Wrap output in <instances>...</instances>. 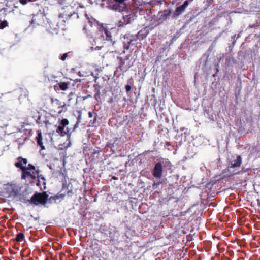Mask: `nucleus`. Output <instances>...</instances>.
Masks as SVG:
<instances>
[{"mask_svg": "<svg viewBox=\"0 0 260 260\" xmlns=\"http://www.w3.org/2000/svg\"><path fill=\"white\" fill-rule=\"evenodd\" d=\"M10 187L12 189V191L10 192V195H16L17 192L15 190V186L14 185H10Z\"/></svg>", "mask_w": 260, "mask_h": 260, "instance_id": "nucleus-17", "label": "nucleus"}, {"mask_svg": "<svg viewBox=\"0 0 260 260\" xmlns=\"http://www.w3.org/2000/svg\"><path fill=\"white\" fill-rule=\"evenodd\" d=\"M44 18H45V17L42 15L34 17L31 21H30V23L31 24H37L38 25H41L42 24L39 22V20L41 19L43 20Z\"/></svg>", "mask_w": 260, "mask_h": 260, "instance_id": "nucleus-9", "label": "nucleus"}, {"mask_svg": "<svg viewBox=\"0 0 260 260\" xmlns=\"http://www.w3.org/2000/svg\"><path fill=\"white\" fill-rule=\"evenodd\" d=\"M134 59H130L129 57L122 59L119 68L122 71H126L131 67L133 65Z\"/></svg>", "mask_w": 260, "mask_h": 260, "instance_id": "nucleus-4", "label": "nucleus"}, {"mask_svg": "<svg viewBox=\"0 0 260 260\" xmlns=\"http://www.w3.org/2000/svg\"><path fill=\"white\" fill-rule=\"evenodd\" d=\"M67 56H68L67 53H64V54L62 55V56L61 57V59L62 60H64L66 59V58H67Z\"/></svg>", "mask_w": 260, "mask_h": 260, "instance_id": "nucleus-21", "label": "nucleus"}, {"mask_svg": "<svg viewBox=\"0 0 260 260\" xmlns=\"http://www.w3.org/2000/svg\"><path fill=\"white\" fill-rule=\"evenodd\" d=\"M70 141H68V145H67V146H68V147H69V146H70Z\"/></svg>", "mask_w": 260, "mask_h": 260, "instance_id": "nucleus-27", "label": "nucleus"}, {"mask_svg": "<svg viewBox=\"0 0 260 260\" xmlns=\"http://www.w3.org/2000/svg\"><path fill=\"white\" fill-rule=\"evenodd\" d=\"M131 87L130 85H127L125 86V90L127 92H128L131 90Z\"/></svg>", "mask_w": 260, "mask_h": 260, "instance_id": "nucleus-22", "label": "nucleus"}, {"mask_svg": "<svg viewBox=\"0 0 260 260\" xmlns=\"http://www.w3.org/2000/svg\"><path fill=\"white\" fill-rule=\"evenodd\" d=\"M47 200V195L45 192L35 194L31 198V202L34 204H46Z\"/></svg>", "mask_w": 260, "mask_h": 260, "instance_id": "nucleus-3", "label": "nucleus"}, {"mask_svg": "<svg viewBox=\"0 0 260 260\" xmlns=\"http://www.w3.org/2000/svg\"><path fill=\"white\" fill-rule=\"evenodd\" d=\"M101 47H99V46L96 47L95 48H94L93 47H91L90 48V49H89V51H92L94 50H100L101 49Z\"/></svg>", "mask_w": 260, "mask_h": 260, "instance_id": "nucleus-19", "label": "nucleus"}, {"mask_svg": "<svg viewBox=\"0 0 260 260\" xmlns=\"http://www.w3.org/2000/svg\"><path fill=\"white\" fill-rule=\"evenodd\" d=\"M241 164V158L240 156H238L237 157L236 159H235L234 161L231 162V166H230V168H232L240 167Z\"/></svg>", "mask_w": 260, "mask_h": 260, "instance_id": "nucleus-10", "label": "nucleus"}, {"mask_svg": "<svg viewBox=\"0 0 260 260\" xmlns=\"http://www.w3.org/2000/svg\"><path fill=\"white\" fill-rule=\"evenodd\" d=\"M8 26V22L6 21H1L0 22V29H3Z\"/></svg>", "mask_w": 260, "mask_h": 260, "instance_id": "nucleus-16", "label": "nucleus"}, {"mask_svg": "<svg viewBox=\"0 0 260 260\" xmlns=\"http://www.w3.org/2000/svg\"><path fill=\"white\" fill-rule=\"evenodd\" d=\"M188 2L187 1H185L182 5L176 8L174 13L173 14V17L175 18L182 14L184 12L185 8L188 6Z\"/></svg>", "mask_w": 260, "mask_h": 260, "instance_id": "nucleus-5", "label": "nucleus"}, {"mask_svg": "<svg viewBox=\"0 0 260 260\" xmlns=\"http://www.w3.org/2000/svg\"><path fill=\"white\" fill-rule=\"evenodd\" d=\"M88 116L90 118H91L93 116L92 113L91 112L88 113Z\"/></svg>", "mask_w": 260, "mask_h": 260, "instance_id": "nucleus-24", "label": "nucleus"}, {"mask_svg": "<svg viewBox=\"0 0 260 260\" xmlns=\"http://www.w3.org/2000/svg\"><path fill=\"white\" fill-rule=\"evenodd\" d=\"M64 127L62 126H58L56 128V132L60 134L61 136H64L67 133L64 131Z\"/></svg>", "mask_w": 260, "mask_h": 260, "instance_id": "nucleus-13", "label": "nucleus"}, {"mask_svg": "<svg viewBox=\"0 0 260 260\" xmlns=\"http://www.w3.org/2000/svg\"><path fill=\"white\" fill-rule=\"evenodd\" d=\"M88 22L90 29L87 26H86L84 29L85 30L86 33L91 36L92 38H94L95 36V32L97 34L98 37H101L103 40L107 41H112V36L111 30L113 28L110 30L107 28L103 24H100L94 18H88Z\"/></svg>", "mask_w": 260, "mask_h": 260, "instance_id": "nucleus-1", "label": "nucleus"}, {"mask_svg": "<svg viewBox=\"0 0 260 260\" xmlns=\"http://www.w3.org/2000/svg\"><path fill=\"white\" fill-rule=\"evenodd\" d=\"M32 0H20V3L22 5H25L28 2H30Z\"/></svg>", "mask_w": 260, "mask_h": 260, "instance_id": "nucleus-20", "label": "nucleus"}, {"mask_svg": "<svg viewBox=\"0 0 260 260\" xmlns=\"http://www.w3.org/2000/svg\"><path fill=\"white\" fill-rule=\"evenodd\" d=\"M37 144L38 145H39L42 150L45 149V147L43 145V142H42V136L41 132H39L37 136Z\"/></svg>", "mask_w": 260, "mask_h": 260, "instance_id": "nucleus-11", "label": "nucleus"}, {"mask_svg": "<svg viewBox=\"0 0 260 260\" xmlns=\"http://www.w3.org/2000/svg\"><path fill=\"white\" fill-rule=\"evenodd\" d=\"M60 124H61L62 126L65 127L69 124V121L67 119H63L61 121Z\"/></svg>", "mask_w": 260, "mask_h": 260, "instance_id": "nucleus-18", "label": "nucleus"}, {"mask_svg": "<svg viewBox=\"0 0 260 260\" xmlns=\"http://www.w3.org/2000/svg\"><path fill=\"white\" fill-rule=\"evenodd\" d=\"M80 119H81V116L79 115L77 118V122L75 124V127L78 126V124L79 122L80 121Z\"/></svg>", "mask_w": 260, "mask_h": 260, "instance_id": "nucleus-23", "label": "nucleus"}, {"mask_svg": "<svg viewBox=\"0 0 260 260\" xmlns=\"http://www.w3.org/2000/svg\"><path fill=\"white\" fill-rule=\"evenodd\" d=\"M45 124H46V126H48V125H49L50 123H49L48 122H46L45 123Z\"/></svg>", "mask_w": 260, "mask_h": 260, "instance_id": "nucleus-26", "label": "nucleus"}, {"mask_svg": "<svg viewBox=\"0 0 260 260\" xmlns=\"http://www.w3.org/2000/svg\"><path fill=\"white\" fill-rule=\"evenodd\" d=\"M38 173L39 172L35 169L34 166L29 165L28 167L23 170L21 178L23 179H34L38 176Z\"/></svg>", "mask_w": 260, "mask_h": 260, "instance_id": "nucleus-2", "label": "nucleus"}, {"mask_svg": "<svg viewBox=\"0 0 260 260\" xmlns=\"http://www.w3.org/2000/svg\"><path fill=\"white\" fill-rule=\"evenodd\" d=\"M136 15L133 12H131L129 14H124L123 16L124 22L126 24L131 23L133 20L135 19Z\"/></svg>", "mask_w": 260, "mask_h": 260, "instance_id": "nucleus-8", "label": "nucleus"}, {"mask_svg": "<svg viewBox=\"0 0 260 260\" xmlns=\"http://www.w3.org/2000/svg\"><path fill=\"white\" fill-rule=\"evenodd\" d=\"M24 237V234L23 233H19L16 238V240L17 241H22Z\"/></svg>", "mask_w": 260, "mask_h": 260, "instance_id": "nucleus-15", "label": "nucleus"}, {"mask_svg": "<svg viewBox=\"0 0 260 260\" xmlns=\"http://www.w3.org/2000/svg\"><path fill=\"white\" fill-rule=\"evenodd\" d=\"M64 197V195L62 194H57L54 196L51 197L49 200L50 202H51L52 201H56L57 200H58L59 199H62Z\"/></svg>", "mask_w": 260, "mask_h": 260, "instance_id": "nucleus-12", "label": "nucleus"}, {"mask_svg": "<svg viewBox=\"0 0 260 260\" xmlns=\"http://www.w3.org/2000/svg\"><path fill=\"white\" fill-rule=\"evenodd\" d=\"M27 163V160L26 159L22 158L21 157L18 158V161L16 162L15 166L20 168L22 171L26 168L24 167V165H26Z\"/></svg>", "mask_w": 260, "mask_h": 260, "instance_id": "nucleus-7", "label": "nucleus"}, {"mask_svg": "<svg viewBox=\"0 0 260 260\" xmlns=\"http://www.w3.org/2000/svg\"><path fill=\"white\" fill-rule=\"evenodd\" d=\"M59 88L62 90H66L68 88V84L66 82H61L59 85Z\"/></svg>", "mask_w": 260, "mask_h": 260, "instance_id": "nucleus-14", "label": "nucleus"}, {"mask_svg": "<svg viewBox=\"0 0 260 260\" xmlns=\"http://www.w3.org/2000/svg\"><path fill=\"white\" fill-rule=\"evenodd\" d=\"M153 175L154 177L160 178L162 176V165L160 162H157L155 165Z\"/></svg>", "mask_w": 260, "mask_h": 260, "instance_id": "nucleus-6", "label": "nucleus"}, {"mask_svg": "<svg viewBox=\"0 0 260 260\" xmlns=\"http://www.w3.org/2000/svg\"><path fill=\"white\" fill-rule=\"evenodd\" d=\"M124 48H125V49H128V48H129V46H128V45H126V44H124Z\"/></svg>", "mask_w": 260, "mask_h": 260, "instance_id": "nucleus-25", "label": "nucleus"}]
</instances>
